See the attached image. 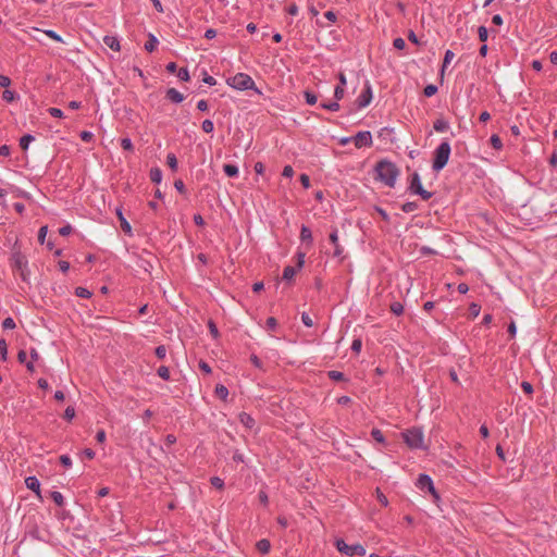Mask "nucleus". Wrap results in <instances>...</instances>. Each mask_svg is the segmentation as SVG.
I'll use <instances>...</instances> for the list:
<instances>
[{"mask_svg":"<svg viewBox=\"0 0 557 557\" xmlns=\"http://www.w3.org/2000/svg\"><path fill=\"white\" fill-rule=\"evenodd\" d=\"M377 178L383 182L386 186L393 187L398 176V170L396 165L388 161H381L376 168Z\"/></svg>","mask_w":557,"mask_h":557,"instance_id":"1","label":"nucleus"},{"mask_svg":"<svg viewBox=\"0 0 557 557\" xmlns=\"http://www.w3.org/2000/svg\"><path fill=\"white\" fill-rule=\"evenodd\" d=\"M227 85L237 90L252 89L258 94L261 91L256 87L253 79L246 73H237L236 75L227 78Z\"/></svg>","mask_w":557,"mask_h":557,"instance_id":"2","label":"nucleus"},{"mask_svg":"<svg viewBox=\"0 0 557 557\" xmlns=\"http://www.w3.org/2000/svg\"><path fill=\"white\" fill-rule=\"evenodd\" d=\"M451 148L448 141H443L434 151L433 170L438 172L445 168L450 157Z\"/></svg>","mask_w":557,"mask_h":557,"instance_id":"3","label":"nucleus"},{"mask_svg":"<svg viewBox=\"0 0 557 557\" xmlns=\"http://www.w3.org/2000/svg\"><path fill=\"white\" fill-rule=\"evenodd\" d=\"M406 444L411 448H423L424 436L420 429L413 428L403 433Z\"/></svg>","mask_w":557,"mask_h":557,"instance_id":"4","label":"nucleus"},{"mask_svg":"<svg viewBox=\"0 0 557 557\" xmlns=\"http://www.w3.org/2000/svg\"><path fill=\"white\" fill-rule=\"evenodd\" d=\"M335 546L341 554H344L349 557H352L356 555L363 556L366 554V548L362 545H360V544L348 545L345 543L344 540H341V539L335 541Z\"/></svg>","mask_w":557,"mask_h":557,"instance_id":"5","label":"nucleus"},{"mask_svg":"<svg viewBox=\"0 0 557 557\" xmlns=\"http://www.w3.org/2000/svg\"><path fill=\"white\" fill-rule=\"evenodd\" d=\"M305 257H306V253L305 252H301V251H298L297 252V268H294V267H286L283 271V278L286 280V281H289L292 280L295 274H296V271L298 269H301L304 263H305Z\"/></svg>","mask_w":557,"mask_h":557,"instance_id":"6","label":"nucleus"},{"mask_svg":"<svg viewBox=\"0 0 557 557\" xmlns=\"http://www.w3.org/2000/svg\"><path fill=\"white\" fill-rule=\"evenodd\" d=\"M410 188L418 195L422 197V199L428 200L431 198L432 194L425 190L421 184L420 177L418 173H414L411 180Z\"/></svg>","mask_w":557,"mask_h":557,"instance_id":"7","label":"nucleus"},{"mask_svg":"<svg viewBox=\"0 0 557 557\" xmlns=\"http://www.w3.org/2000/svg\"><path fill=\"white\" fill-rule=\"evenodd\" d=\"M417 486L421 491L428 490L434 496V498H436V499L438 498V495L435 492L433 482L429 475L420 474L418 478V481H417Z\"/></svg>","mask_w":557,"mask_h":557,"instance_id":"8","label":"nucleus"},{"mask_svg":"<svg viewBox=\"0 0 557 557\" xmlns=\"http://www.w3.org/2000/svg\"><path fill=\"white\" fill-rule=\"evenodd\" d=\"M372 101V89L369 82L366 83L364 89L360 94V96L357 99V104L359 108H366L369 106Z\"/></svg>","mask_w":557,"mask_h":557,"instance_id":"9","label":"nucleus"},{"mask_svg":"<svg viewBox=\"0 0 557 557\" xmlns=\"http://www.w3.org/2000/svg\"><path fill=\"white\" fill-rule=\"evenodd\" d=\"M352 140L357 148L370 147L372 145V136L370 132H359Z\"/></svg>","mask_w":557,"mask_h":557,"instance_id":"10","label":"nucleus"},{"mask_svg":"<svg viewBox=\"0 0 557 557\" xmlns=\"http://www.w3.org/2000/svg\"><path fill=\"white\" fill-rule=\"evenodd\" d=\"M103 42L107 47H109L110 49H112L114 51L121 50L120 41L115 36H109V35L104 36Z\"/></svg>","mask_w":557,"mask_h":557,"instance_id":"11","label":"nucleus"},{"mask_svg":"<svg viewBox=\"0 0 557 557\" xmlns=\"http://www.w3.org/2000/svg\"><path fill=\"white\" fill-rule=\"evenodd\" d=\"M116 215L120 220L121 228L123 230V232H125L128 235H132V226L124 218L122 210L120 208L116 209Z\"/></svg>","mask_w":557,"mask_h":557,"instance_id":"12","label":"nucleus"},{"mask_svg":"<svg viewBox=\"0 0 557 557\" xmlns=\"http://www.w3.org/2000/svg\"><path fill=\"white\" fill-rule=\"evenodd\" d=\"M25 484L27 488L34 491L37 495H39L40 484L37 478L28 476L25 479Z\"/></svg>","mask_w":557,"mask_h":557,"instance_id":"13","label":"nucleus"},{"mask_svg":"<svg viewBox=\"0 0 557 557\" xmlns=\"http://www.w3.org/2000/svg\"><path fill=\"white\" fill-rule=\"evenodd\" d=\"M166 97L172 100L173 102H176V103H180L184 100V96L183 94H181L178 90H176L175 88H170L168 91H166Z\"/></svg>","mask_w":557,"mask_h":557,"instance_id":"14","label":"nucleus"},{"mask_svg":"<svg viewBox=\"0 0 557 557\" xmlns=\"http://www.w3.org/2000/svg\"><path fill=\"white\" fill-rule=\"evenodd\" d=\"M14 267L21 272V275L25 280L24 276V268L26 267V260L21 255H17L14 259Z\"/></svg>","mask_w":557,"mask_h":557,"instance_id":"15","label":"nucleus"},{"mask_svg":"<svg viewBox=\"0 0 557 557\" xmlns=\"http://www.w3.org/2000/svg\"><path fill=\"white\" fill-rule=\"evenodd\" d=\"M256 547L261 554H268L270 552L271 544L268 540L263 539L256 544Z\"/></svg>","mask_w":557,"mask_h":557,"instance_id":"16","label":"nucleus"},{"mask_svg":"<svg viewBox=\"0 0 557 557\" xmlns=\"http://www.w3.org/2000/svg\"><path fill=\"white\" fill-rule=\"evenodd\" d=\"M433 127L436 132L443 133L448 129V123L446 121H444L443 119H437L434 122Z\"/></svg>","mask_w":557,"mask_h":557,"instance_id":"17","label":"nucleus"},{"mask_svg":"<svg viewBox=\"0 0 557 557\" xmlns=\"http://www.w3.org/2000/svg\"><path fill=\"white\" fill-rule=\"evenodd\" d=\"M455 54L453 51L450 50H447L445 52V57H444V61H443V65H442V70H441V75L443 76L444 75V72L447 67V65L451 62V60L454 59Z\"/></svg>","mask_w":557,"mask_h":557,"instance_id":"18","label":"nucleus"},{"mask_svg":"<svg viewBox=\"0 0 557 557\" xmlns=\"http://www.w3.org/2000/svg\"><path fill=\"white\" fill-rule=\"evenodd\" d=\"M223 170L224 173L230 177H235L238 175V168L234 164H224Z\"/></svg>","mask_w":557,"mask_h":557,"instance_id":"19","label":"nucleus"},{"mask_svg":"<svg viewBox=\"0 0 557 557\" xmlns=\"http://www.w3.org/2000/svg\"><path fill=\"white\" fill-rule=\"evenodd\" d=\"M157 45H158V39L152 34H149V39L145 44V49L148 52H152L156 49Z\"/></svg>","mask_w":557,"mask_h":557,"instance_id":"20","label":"nucleus"},{"mask_svg":"<svg viewBox=\"0 0 557 557\" xmlns=\"http://www.w3.org/2000/svg\"><path fill=\"white\" fill-rule=\"evenodd\" d=\"M300 239H301L302 242L311 243V240H312V233H311V231H310V228H309V227H307V226H305V225L301 227V231H300Z\"/></svg>","mask_w":557,"mask_h":557,"instance_id":"21","label":"nucleus"},{"mask_svg":"<svg viewBox=\"0 0 557 557\" xmlns=\"http://www.w3.org/2000/svg\"><path fill=\"white\" fill-rule=\"evenodd\" d=\"M150 178L154 183H160L162 180V172L159 168L151 169L150 171Z\"/></svg>","mask_w":557,"mask_h":557,"instance_id":"22","label":"nucleus"},{"mask_svg":"<svg viewBox=\"0 0 557 557\" xmlns=\"http://www.w3.org/2000/svg\"><path fill=\"white\" fill-rule=\"evenodd\" d=\"M215 395L221 399H226L228 395V391L224 385H216L215 387Z\"/></svg>","mask_w":557,"mask_h":557,"instance_id":"23","label":"nucleus"},{"mask_svg":"<svg viewBox=\"0 0 557 557\" xmlns=\"http://www.w3.org/2000/svg\"><path fill=\"white\" fill-rule=\"evenodd\" d=\"M34 139H35V138H34L32 135H25V136H23V137L21 138V140H20V146H21V148H22L24 151H25V150H27V148H28L29 144H30L32 141H34Z\"/></svg>","mask_w":557,"mask_h":557,"instance_id":"24","label":"nucleus"},{"mask_svg":"<svg viewBox=\"0 0 557 557\" xmlns=\"http://www.w3.org/2000/svg\"><path fill=\"white\" fill-rule=\"evenodd\" d=\"M168 165L173 170L176 171L177 169V159L174 153H169L166 157Z\"/></svg>","mask_w":557,"mask_h":557,"instance_id":"25","label":"nucleus"},{"mask_svg":"<svg viewBox=\"0 0 557 557\" xmlns=\"http://www.w3.org/2000/svg\"><path fill=\"white\" fill-rule=\"evenodd\" d=\"M239 418L240 422L245 424L247 428H251L253 425V419L249 414L242 413Z\"/></svg>","mask_w":557,"mask_h":557,"instance_id":"26","label":"nucleus"},{"mask_svg":"<svg viewBox=\"0 0 557 557\" xmlns=\"http://www.w3.org/2000/svg\"><path fill=\"white\" fill-rule=\"evenodd\" d=\"M321 107L326 110L334 111V112L339 110V104L337 101L323 102V103H321Z\"/></svg>","mask_w":557,"mask_h":557,"instance_id":"27","label":"nucleus"},{"mask_svg":"<svg viewBox=\"0 0 557 557\" xmlns=\"http://www.w3.org/2000/svg\"><path fill=\"white\" fill-rule=\"evenodd\" d=\"M490 141H491V145L493 146V148H495L497 150L502 149L503 143L498 135H493L491 137Z\"/></svg>","mask_w":557,"mask_h":557,"instance_id":"28","label":"nucleus"},{"mask_svg":"<svg viewBox=\"0 0 557 557\" xmlns=\"http://www.w3.org/2000/svg\"><path fill=\"white\" fill-rule=\"evenodd\" d=\"M205 133L209 134L212 133L214 129L213 122L211 120H205L201 125Z\"/></svg>","mask_w":557,"mask_h":557,"instance_id":"29","label":"nucleus"},{"mask_svg":"<svg viewBox=\"0 0 557 557\" xmlns=\"http://www.w3.org/2000/svg\"><path fill=\"white\" fill-rule=\"evenodd\" d=\"M371 435L377 443H384L385 441L383 433L379 429H373Z\"/></svg>","mask_w":557,"mask_h":557,"instance_id":"30","label":"nucleus"},{"mask_svg":"<svg viewBox=\"0 0 557 557\" xmlns=\"http://www.w3.org/2000/svg\"><path fill=\"white\" fill-rule=\"evenodd\" d=\"M75 294H76V296L82 297V298H89L91 296V293L87 288H84V287H77L75 290Z\"/></svg>","mask_w":557,"mask_h":557,"instance_id":"31","label":"nucleus"},{"mask_svg":"<svg viewBox=\"0 0 557 557\" xmlns=\"http://www.w3.org/2000/svg\"><path fill=\"white\" fill-rule=\"evenodd\" d=\"M0 355L2 360H7L8 345L4 339H0Z\"/></svg>","mask_w":557,"mask_h":557,"instance_id":"32","label":"nucleus"},{"mask_svg":"<svg viewBox=\"0 0 557 557\" xmlns=\"http://www.w3.org/2000/svg\"><path fill=\"white\" fill-rule=\"evenodd\" d=\"M436 91H437V87H436L435 85H432V84H431V85L425 86V88H424V90H423V92H424V95H425L426 97H432V96H434V95L436 94Z\"/></svg>","mask_w":557,"mask_h":557,"instance_id":"33","label":"nucleus"},{"mask_svg":"<svg viewBox=\"0 0 557 557\" xmlns=\"http://www.w3.org/2000/svg\"><path fill=\"white\" fill-rule=\"evenodd\" d=\"M158 375L162 377L163 380H169L170 377V370L169 368L162 366L158 369Z\"/></svg>","mask_w":557,"mask_h":557,"instance_id":"34","label":"nucleus"},{"mask_svg":"<svg viewBox=\"0 0 557 557\" xmlns=\"http://www.w3.org/2000/svg\"><path fill=\"white\" fill-rule=\"evenodd\" d=\"M2 326L5 330H13L15 327V322L12 318H5L2 322Z\"/></svg>","mask_w":557,"mask_h":557,"instance_id":"35","label":"nucleus"},{"mask_svg":"<svg viewBox=\"0 0 557 557\" xmlns=\"http://www.w3.org/2000/svg\"><path fill=\"white\" fill-rule=\"evenodd\" d=\"M51 498L53 499V502L59 505V506H62L63 505V496L60 492H52L51 493Z\"/></svg>","mask_w":557,"mask_h":557,"instance_id":"36","label":"nucleus"},{"mask_svg":"<svg viewBox=\"0 0 557 557\" xmlns=\"http://www.w3.org/2000/svg\"><path fill=\"white\" fill-rule=\"evenodd\" d=\"M301 321H302V323H304L306 326H308V327H311V326L313 325V320H312V318H311L308 313H306V312H304V313L301 314Z\"/></svg>","mask_w":557,"mask_h":557,"instance_id":"37","label":"nucleus"},{"mask_svg":"<svg viewBox=\"0 0 557 557\" xmlns=\"http://www.w3.org/2000/svg\"><path fill=\"white\" fill-rule=\"evenodd\" d=\"M177 77L181 79V81H185L187 82L189 79V73L187 71V69H180V71L177 72Z\"/></svg>","mask_w":557,"mask_h":557,"instance_id":"38","label":"nucleus"},{"mask_svg":"<svg viewBox=\"0 0 557 557\" xmlns=\"http://www.w3.org/2000/svg\"><path fill=\"white\" fill-rule=\"evenodd\" d=\"M344 94H345L344 87L343 86H336V88L334 90V97H335L337 102H338V100H341L344 97Z\"/></svg>","mask_w":557,"mask_h":557,"instance_id":"39","label":"nucleus"},{"mask_svg":"<svg viewBox=\"0 0 557 557\" xmlns=\"http://www.w3.org/2000/svg\"><path fill=\"white\" fill-rule=\"evenodd\" d=\"M329 376L334 381H342L344 380V374L339 371H330Z\"/></svg>","mask_w":557,"mask_h":557,"instance_id":"40","label":"nucleus"},{"mask_svg":"<svg viewBox=\"0 0 557 557\" xmlns=\"http://www.w3.org/2000/svg\"><path fill=\"white\" fill-rule=\"evenodd\" d=\"M478 32H479V38H480V40H481V41H486L487 36H488V33H487L486 27H484V26H480Z\"/></svg>","mask_w":557,"mask_h":557,"instance_id":"41","label":"nucleus"},{"mask_svg":"<svg viewBox=\"0 0 557 557\" xmlns=\"http://www.w3.org/2000/svg\"><path fill=\"white\" fill-rule=\"evenodd\" d=\"M393 45L398 50H403L406 47L405 40L403 38H400V37L394 39Z\"/></svg>","mask_w":557,"mask_h":557,"instance_id":"42","label":"nucleus"},{"mask_svg":"<svg viewBox=\"0 0 557 557\" xmlns=\"http://www.w3.org/2000/svg\"><path fill=\"white\" fill-rule=\"evenodd\" d=\"M45 34H46L49 38H51V39H53V40H55V41H62L61 36H59L54 30L47 29V30H45Z\"/></svg>","mask_w":557,"mask_h":557,"instance_id":"43","label":"nucleus"},{"mask_svg":"<svg viewBox=\"0 0 557 557\" xmlns=\"http://www.w3.org/2000/svg\"><path fill=\"white\" fill-rule=\"evenodd\" d=\"M391 310H392L395 314L399 315V314L403 312L404 308H403V305H401V304H399V302H394V304L391 306Z\"/></svg>","mask_w":557,"mask_h":557,"instance_id":"44","label":"nucleus"},{"mask_svg":"<svg viewBox=\"0 0 557 557\" xmlns=\"http://www.w3.org/2000/svg\"><path fill=\"white\" fill-rule=\"evenodd\" d=\"M156 355L159 359H163L166 356V348L164 346H158L156 348Z\"/></svg>","mask_w":557,"mask_h":557,"instance_id":"45","label":"nucleus"},{"mask_svg":"<svg viewBox=\"0 0 557 557\" xmlns=\"http://www.w3.org/2000/svg\"><path fill=\"white\" fill-rule=\"evenodd\" d=\"M48 228L47 226H41L38 232V240L42 244L47 236Z\"/></svg>","mask_w":557,"mask_h":557,"instance_id":"46","label":"nucleus"},{"mask_svg":"<svg viewBox=\"0 0 557 557\" xmlns=\"http://www.w3.org/2000/svg\"><path fill=\"white\" fill-rule=\"evenodd\" d=\"M305 96H306V100H307V103H308V104L313 106V104H315V103H317V100H318V99H317V96H315V95H313V94H311V92H308V91H307V92L305 94Z\"/></svg>","mask_w":557,"mask_h":557,"instance_id":"47","label":"nucleus"},{"mask_svg":"<svg viewBox=\"0 0 557 557\" xmlns=\"http://www.w3.org/2000/svg\"><path fill=\"white\" fill-rule=\"evenodd\" d=\"M121 146L124 150H133V144L128 138H123L121 140Z\"/></svg>","mask_w":557,"mask_h":557,"instance_id":"48","label":"nucleus"},{"mask_svg":"<svg viewBox=\"0 0 557 557\" xmlns=\"http://www.w3.org/2000/svg\"><path fill=\"white\" fill-rule=\"evenodd\" d=\"M75 417V409L73 407H67L64 411V418L67 420H72Z\"/></svg>","mask_w":557,"mask_h":557,"instance_id":"49","label":"nucleus"},{"mask_svg":"<svg viewBox=\"0 0 557 557\" xmlns=\"http://www.w3.org/2000/svg\"><path fill=\"white\" fill-rule=\"evenodd\" d=\"M2 98L5 100V101H13L14 100V92L9 90V89H5L2 94Z\"/></svg>","mask_w":557,"mask_h":557,"instance_id":"50","label":"nucleus"},{"mask_svg":"<svg viewBox=\"0 0 557 557\" xmlns=\"http://www.w3.org/2000/svg\"><path fill=\"white\" fill-rule=\"evenodd\" d=\"M521 387H522V389H523V392L525 394H532L533 393V386L529 382H527V381H523L521 383Z\"/></svg>","mask_w":557,"mask_h":557,"instance_id":"51","label":"nucleus"},{"mask_svg":"<svg viewBox=\"0 0 557 557\" xmlns=\"http://www.w3.org/2000/svg\"><path fill=\"white\" fill-rule=\"evenodd\" d=\"M48 112L53 117H62L63 116V112L60 109H58V108H49Z\"/></svg>","mask_w":557,"mask_h":557,"instance_id":"52","label":"nucleus"},{"mask_svg":"<svg viewBox=\"0 0 557 557\" xmlns=\"http://www.w3.org/2000/svg\"><path fill=\"white\" fill-rule=\"evenodd\" d=\"M211 484L216 487V488H222L223 487V481L222 479L218 478V476H213L211 479Z\"/></svg>","mask_w":557,"mask_h":557,"instance_id":"53","label":"nucleus"},{"mask_svg":"<svg viewBox=\"0 0 557 557\" xmlns=\"http://www.w3.org/2000/svg\"><path fill=\"white\" fill-rule=\"evenodd\" d=\"M209 330H210L211 335L214 338H216L219 336L218 327L212 321L209 322Z\"/></svg>","mask_w":557,"mask_h":557,"instance_id":"54","label":"nucleus"},{"mask_svg":"<svg viewBox=\"0 0 557 557\" xmlns=\"http://www.w3.org/2000/svg\"><path fill=\"white\" fill-rule=\"evenodd\" d=\"M10 84H11V79L8 76L0 74V86L5 88V87H9Z\"/></svg>","mask_w":557,"mask_h":557,"instance_id":"55","label":"nucleus"},{"mask_svg":"<svg viewBox=\"0 0 557 557\" xmlns=\"http://www.w3.org/2000/svg\"><path fill=\"white\" fill-rule=\"evenodd\" d=\"M283 176L285 177H292L294 175V169L290 166V165H286L284 169H283Z\"/></svg>","mask_w":557,"mask_h":557,"instance_id":"56","label":"nucleus"},{"mask_svg":"<svg viewBox=\"0 0 557 557\" xmlns=\"http://www.w3.org/2000/svg\"><path fill=\"white\" fill-rule=\"evenodd\" d=\"M300 182H301V184H302V186L305 188H309V186H310V178H309V176L307 174H301L300 175Z\"/></svg>","mask_w":557,"mask_h":557,"instance_id":"57","label":"nucleus"},{"mask_svg":"<svg viewBox=\"0 0 557 557\" xmlns=\"http://www.w3.org/2000/svg\"><path fill=\"white\" fill-rule=\"evenodd\" d=\"M377 493V500L383 505V506H387L388 504V500H387V497L382 494L379 490L376 491Z\"/></svg>","mask_w":557,"mask_h":557,"instance_id":"58","label":"nucleus"},{"mask_svg":"<svg viewBox=\"0 0 557 557\" xmlns=\"http://www.w3.org/2000/svg\"><path fill=\"white\" fill-rule=\"evenodd\" d=\"M60 461L65 467H70L72 465V460H71V458L67 455H62L60 457Z\"/></svg>","mask_w":557,"mask_h":557,"instance_id":"59","label":"nucleus"},{"mask_svg":"<svg viewBox=\"0 0 557 557\" xmlns=\"http://www.w3.org/2000/svg\"><path fill=\"white\" fill-rule=\"evenodd\" d=\"M71 232H72V226L71 225H65V226H63V227H61L59 230V233L62 236H67L69 234H71Z\"/></svg>","mask_w":557,"mask_h":557,"instance_id":"60","label":"nucleus"},{"mask_svg":"<svg viewBox=\"0 0 557 557\" xmlns=\"http://www.w3.org/2000/svg\"><path fill=\"white\" fill-rule=\"evenodd\" d=\"M199 368H200V370H201V371H203V372H205V373H207V374H210V373H211V368H210V366H209L207 362H205V361H200V363H199Z\"/></svg>","mask_w":557,"mask_h":557,"instance_id":"61","label":"nucleus"},{"mask_svg":"<svg viewBox=\"0 0 557 557\" xmlns=\"http://www.w3.org/2000/svg\"><path fill=\"white\" fill-rule=\"evenodd\" d=\"M277 325V321L275 318L271 317L267 320V326L270 329V330H274L275 326Z\"/></svg>","mask_w":557,"mask_h":557,"instance_id":"62","label":"nucleus"},{"mask_svg":"<svg viewBox=\"0 0 557 557\" xmlns=\"http://www.w3.org/2000/svg\"><path fill=\"white\" fill-rule=\"evenodd\" d=\"M361 346H362L361 341L360 339H355L352 342L351 349L354 351H356V352H359L361 350Z\"/></svg>","mask_w":557,"mask_h":557,"instance_id":"63","label":"nucleus"},{"mask_svg":"<svg viewBox=\"0 0 557 557\" xmlns=\"http://www.w3.org/2000/svg\"><path fill=\"white\" fill-rule=\"evenodd\" d=\"M287 12H288V14L295 16L298 14V7L295 3H293V4L288 5Z\"/></svg>","mask_w":557,"mask_h":557,"instance_id":"64","label":"nucleus"}]
</instances>
